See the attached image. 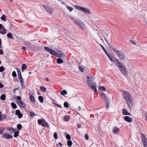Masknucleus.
I'll list each match as a JSON object with an SVG mask.
<instances>
[{
  "label": "nucleus",
  "instance_id": "7c9ffc66",
  "mask_svg": "<svg viewBox=\"0 0 147 147\" xmlns=\"http://www.w3.org/2000/svg\"><path fill=\"white\" fill-rule=\"evenodd\" d=\"M105 40L109 47L110 48H112V49H113L114 48H113L112 46H111V44L110 43V42H109L106 39H105Z\"/></svg>",
  "mask_w": 147,
  "mask_h": 147
},
{
  "label": "nucleus",
  "instance_id": "bf43d9fd",
  "mask_svg": "<svg viewBox=\"0 0 147 147\" xmlns=\"http://www.w3.org/2000/svg\"><path fill=\"white\" fill-rule=\"evenodd\" d=\"M58 145H59L60 147H62V144L60 142H59L58 143Z\"/></svg>",
  "mask_w": 147,
  "mask_h": 147
},
{
  "label": "nucleus",
  "instance_id": "412c9836",
  "mask_svg": "<svg viewBox=\"0 0 147 147\" xmlns=\"http://www.w3.org/2000/svg\"><path fill=\"white\" fill-rule=\"evenodd\" d=\"M27 68V65L24 64L22 65V71H24V70H26Z\"/></svg>",
  "mask_w": 147,
  "mask_h": 147
},
{
  "label": "nucleus",
  "instance_id": "0e129e2a",
  "mask_svg": "<svg viewBox=\"0 0 147 147\" xmlns=\"http://www.w3.org/2000/svg\"><path fill=\"white\" fill-rule=\"evenodd\" d=\"M21 83V86H22V87L24 88V82H23V83Z\"/></svg>",
  "mask_w": 147,
  "mask_h": 147
},
{
  "label": "nucleus",
  "instance_id": "6e6552de",
  "mask_svg": "<svg viewBox=\"0 0 147 147\" xmlns=\"http://www.w3.org/2000/svg\"><path fill=\"white\" fill-rule=\"evenodd\" d=\"M17 103L20 107L25 108L26 107V106L24 103L21 100H20V101H17Z\"/></svg>",
  "mask_w": 147,
  "mask_h": 147
},
{
  "label": "nucleus",
  "instance_id": "f704fd0d",
  "mask_svg": "<svg viewBox=\"0 0 147 147\" xmlns=\"http://www.w3.org/2000/svg\"><path fill=\"white\" fill-rule=\"evenodd\" d=\"M1 19L2 20L5 21H6V17L5 15H3L1 17Z\"/></svg>",
  "mask_w": 147,
  "mask_h": 147
},
{
  "label": "nucleus",
  "instance_id": "0eeeda50",
  "mask_svg": "<svg viewBox=\"0 0 147 147\" xmlns=\"http://www.w3.org/2000/svg\"><path fill=\"white\" fill-rule=\"evenodd\" d=\"M142 142L144 147H146L147 145V139L146 138L145 136L143 134H141Z\"/></svg>",
  "mask_w": 147,
  "mask_h": 147
},
{
  "label": "nucleus",
  "instance_id": "58836bf2",
  "mask_svg": "<svg viewBox=\"0 0 147 147\" xmlns=\"http://www.w3.org/2000/svg\"><path fill=\"white\" fill-rule=\"evenodd\" d=\"M7 129L11 133L16 131L15 129H14L11 128H8Z\"/></svg>",
  "mask_w": 147,
  "mask_h": 147
},
{
  "label": "nucleus",
  "instance_id": "aec40b11",
  "mask_svg": "<svg viewBox=\"0 0 147 147\" xmlns=\"http://www.w3.org/2000/svg\"><path fill=\"white\" fill-rule=\"evenodd\" d=\"M64 119L65 121H69L70 117L69 115H66L64 116Z\"/></svg>",
  "mask_w": 147,
  "mask_h": 147
},
{
  "label": "nucleus",
  "instance_id": "6ab92c4d",
  "mask_svg": "<svg viewBox=\"0 0 147 147\" xmlns=\"http://www.w3.org/2000/svg\"><path fill=\"white\" fill-rule=\"evenodd\" d=\"M90 78L89 77H88L87 81L88 82V84L90 86L94 85L92 83V81L90 80L89 79Z\"/></svg>",
  "mask_w": 147,
  "mask_h": 147
},
{
  "label": "nucleus",
  "instance_id": "e433bc0d",
  "mask_svg": "<svg viewBox=\"0 0 147 147\" xmlns=\"http://www.w3.org/2000/svg\"><path fill=\"white\" fill-rule=\"evenodd\" d=\"M17 128L18 129V130H20L21 129L22 125L21 124H18L17 125Z\"/></svg>",
  "mask_w": 147,
  "mask_h": 147
},
{
  "label": "nucleus",
  "instance_id": "3c124183",
  "mask_svg": "<svg viewBox=\"0 0 147 147\" xmlns=\"http://www.w3.org/2000/svg\"><path fill=\"white\" fill-rule=\"evenodd\" d=\"M42 120H41L40 119H39L38 120V123L39 125H42Z\"/></svg>",
  "mask_w": 147,
  "mask_h": 147
},
{
  "label": "nucleus",
  "instance_id": "c9c22d12",
  "mask_svg": "<svg viewBox=\"0 0 147 147\" xmlns=\"http://www.w3.org/2000/svg\"><path fill=\"white\" fill-rule=\"evenodd\" d=\"M19 131H16L14 132V137L15 138H16L17 136H18L19 135L18 134H19Z\"/></svg>",
  "mask_w": 147,
  "mask_h": 147
},
{
  "label": "nucleus",
  "instance_id": "f03ea898",
  "mask_svg": "<svg viewBox=\"0 0 147 147\" xmlns=\"http://www.w3.org/2000/svg\"><path fill=\"white\" fill-rule=\"evenodd\" d=\"M123 95L128 106L129 107H131L132 105L131 103V96L130 94L126 91H124L123 92Z\"/></svg>",
  "mask_w": 147,
  "mask_h": 147
},
{
  "label": "nucleus",
  "instance_id": "4be33fe9",
  "mask_svg": "<svg viewBox=\"0 0 147 147\" xmlns=\"http://www.w3.org/2000/svg\"><path fill=\"white\" fill-rule=\"evenodd\" d=\"M46 10L47 12L50 14H51L53 11L52 9L49 7H48Z\"/></svg>",
  "mask_w": 147,
  "mask_h": 147
},
{
  "label": "nucleus",
  "instance_id": "052dcab7",
  "mask_svg": "<svg viewBox=\"0 0 147 147\" xmlns=\"http://www.w3.org/2000/svg\"><path fill=\"white\" fill-rule=\"evenodd\" d=\"M3 54V51L2 50L0 49V54L2 55Z\"/></svg>",
  "mask_w": 147,
  "mask_h": 147
},
{
  "label": "nucleus",
  "instance_id": "f3484780",
  "mask_svg": "<svg viewBox=\"0 0 147 147\" xmlns=\"http://www.w3.org/2000/svg\"><path fill=\"white\" fill-rule=\"evenodd\" d=\"M6 32V29H5L3 27L0 30V33L4 34H5Z\"/></svg>",
  "mask_w": 147,
  "mask_h": 147
},
{
  "label": "nucleus",
  "instance_id": "a878e982",
  "mask_svg": "<svg viewBox=\"0 0 147 147\" xmlns=\"http://www.w3.org/2000/svg\"><path fill=\"white\" fill-rule=\"evenodd\" d=\"M6 98V96L5 94H2L0 96V99L2 100H5Z\"/></svg>",
  "mask_w": 147,
  "mask_h": 147
},
{
  "label": "nucleus",
  "instance_id": "c756f323",
  "mask_svg": "<svg viewBox=\"0 0 147 147\" xmlns=\"http://www.w3.org/2000/svg\"><path fill=\"white\" fill-rule=\"evenodd\" d=\"M75 7L76 9L79 10H82V8L83 7L80 6L78 5H75Z\"/></svg>",
  "mask_w": 147,
  "mask_h": 147
},
{
  "label": "nucleus",
  "instance_id": "79ce46f5",
  "mask_svg": "<svg viewBox=\"0 0 147 147\" xmlns=\"http://www.w3.org/2000/svg\"><path fill=\"white\" fill-rule=\"evenodd\" d=\"M21 113L20 111L19 110H17L16 111V113H15V115H18L19 114H20Z\"/></svg>",
  "mask_w": 147,
  "mask_h": 147
},
{
  "label": "nucleus",
  "instance_id": "864d4df0",
  "mask_svg": "<svg viewBox=\"0 0 147 147\" xmlns=\"http://www.w3.org/2000/svg\"><path fill=\"white\" fill-rule=\"evenodd\" d=\"M17 115L18 116V117L19 118H21L22 117V114L21 113Z\"/></svg>",
  "mask_w": 147,
  "mask_h": 147
},
{
  "label": "nucleus",
  "instance_id": "69168bd1",
  "mask_svg": "<svg viewBox=\"0 0 147 147\" xmlns=\"http://www.w3.org/2000/svg\"><path fill=\"white\" fill-rule=\"evenodd\" d=\"M42 6L46 9H47V8L48 7V6H46L44 5H42Z\"/></svg>",
  "mask_w": 147,
  "mask_h": 147
},
{
  "label": "nucleus",
  "instance_id": "c03bdc74",
  "mask_svg": "<svg viewBox=\"0 0 147 147\" xmlns=\"http://www.w3.org/2000/svg\"><path fill=\"white\" fill-rule=\"evenodd\" d=\"M30 117H32L33 116H36V115L34 113L31 112H30Z\"/></svg>",
  "mask_w": 147,
  "mask_h": 147
},
{
  "label": "nucleus",
  "instance_id": "7ed1b4c3",
  "mask_svg": "<svg viewBox=\"0 0 147 147\" xmlns=\"http://www.w3.org/2000/svg\"><path fill=\"white\" fill-rule=\"evenodd\" d=\"M113 62L117 64L118 67L123 74V75L124 76H127V74L125 70V67L123 66L122 64L117 59H116Z\"/></svg>",
  "mask_w": 147,
  "mask_h": 147
},
{
  "label": "nucleus",
  "instance_id": "f8f14e48",
  "mask_svg": "<svg viewBox=\"0 0 147 147\" xmlns=\"http://www.w3.org/2000/svg\"><path fill=\"white\" fill-rule=\"evenodd\" d=\"M3 137L6 139H11L12 138V136L10 135L7 134H4L3 136Z\"/></svg>",
  "mask_w": 147,
  "mask_h": 147
},
{
  "label": "nucleus",
  "instance_id": "ea45409f",
  "mask_svg": "<svg viewBox=\"0 0 147 147\" xmlns=\"http://www.w3.org/2000/svg\"><path fill=\"white\" fill-rule=\"evenodd\" d=\"M5 129L4 128H0V134H3L4 131V129Z\"/></svg>",
  "mask_w": 147,
  "mask_h": 147
},
{
  "label": "nucleus",
  "instance_id": "393cba45",
  "mask_svg": "<svg viewBox=\"0 0 147 147\" xmlns=\"http://www.w3.org/2000/svg\"><path fill=\"white\" fill-rule=\"evenodd\" d=\"M67 94V92L65 90H62L61 93L60 94L62 95H64Z\"/></svg>",
  "mask_w": 147,
  "mask_h": 147
},
{
  "label": "nucleus",
  "instance_id": "09e8293b",
  "mask_svg": "<svg viewBox=\"0 0 147 147\" xmlns=\"http://www.w3.org/2000/svg\"><path fill=\"white\" fill-rule=\"evenodd\" d=\"M12 76L13 77H16L17 75L15 71H13L12 73Z\"/></svg>",
  "mask_w": 147,
  "mask_h": 147
},
{
  "label": "nucleus",
  "instance_id": "603ef678",
  "mask_svg": "<svg viewBox=\"0 0 147 147\" xmlns=\"http://www.w3.org/2000/svg\"><path fill=\"white\" fill-rule=\"evenodd\" d=\"M18 78L19 79V80H20V83H22L24 82H23L24 80H23V79L22 78V77L19 78Z\"/></svg>",
  "mask_w": 147,
  "mask_h": 147
},
{
  "label": "nucleus",
  "instance_id": "e2e57ef3",
  "mask_svg": "<svg viewBox=\"0 0 147 147\" xmlns=\"http://www.w3.org/2000/svg\"><path fill=\"white\" fill-rule=\"evenodd\" d=\"M1 38H0V48H2V47L1 46Z\"/></svg>",
  "mask_w": 147,
  "mask_h": 147
},
{
  "label": "nucleus",
  "instance_id": "49530a36",
  "mask_svg": "<svg viewBox=\"0 0 147 147\" xmlns=\"http://www.w3.org/2000/svg\"><path fill=\"white\" fill-rule=\"evenodd\" d=\"M4 70V68L3 66L0 67V72H3Z\"/></svg>",
  "mask_w": 147,
  "mask_h": 147
},
{
  "label": "nucleus",
  "instance_id": "f257e3e1",
  "mask_svg": "<svg viewBox=\"0 0 147 147\" xmlns=\"http://www.w3.org/2000/svg\"><path fill=\"white\" fill-rule=\"evenodd\" d=\"M44 49L45 50L50 53L51 55L57 57H64L65 56V55L62 52L60 51V53L59 54L53 50L50 49L48 47H44Z\"/></svg>",
  "mask_w": 147,
  "mask_h": 147
},
{
  "label": "nucleus",
  "instance_id": "4d7b16f0",
  "mask_svg": "<svg viewBox=\"0 0 147 147\" xmlns=\"http://www.w3.org/2000/svg\"><path fill=\"white\" fill-rule=\"evenodd\" d=\"M17 99L18 100H20L21 99V97L20 96H18L17 97Z\"/></svg>",
  "mask_w": 147,
  "mask_h": 147
},
{
  "label": "nucleus",
  "instance_id": "338daca9",
  "mask_svg": "<svg viewBox=\"0 0 147 147\" xmlns=\"http://www.w3.org/2000/svg\"><path fill=\"white\" fill-rule=\"evenodd\" d=\"M22 49L25 50H26V47L24 46L22 47Z\"/></svg>",
  "mask_w": 147,
  "mask_h": 147
},
{
  "label": "nucleus",
  "instance_id": "a211bd4d",
  "mask_svg": "<svg viewBox=\"0 0 147 147\" xmlns=\"http://www.w3.org/2000/svg\"><path fill=\"white\" fill-rule=\"evenodd\" d=\"M6 117V114H1L0 115V121L3 120Z\"/></svg>",
  "mask_w": 147,
  "mask_h": 147
},
{
  "label": "nucleus",
  "instance_id": "6e6d98bb",
  "mask_svg": "<svg viewBox=\"0 0 147 147\" xmlns=\"http://www.w3.org/2000/svg\"><path fill=\"white\" fill-rule=\"evenodd\" d=\"M130 41L131 43H132L133 44L135 45H136V43L134 40H130Z\"/></svg>",
  "mask_w": 147,
  "mask_h": 147
},
{
  "label": "nucleus",
  "instance_id": "72a5a7b5",
  "mask_svg": "<svg viewBox=\"0 0 147 147\" xmlns=\"http://www.w3.org/2000/svg\"><path fill=\"white\" fill-rule=\"evenodd\" d=\"M40 89V90H41L42 91L44 92H45L46 90V88L43 86H41Z\"/></svg>",
  "mask_w": 147,
  "mask_h": 147
},
{
  "label": "nucleus",
  "instance_id": "5701e85b",
  "mask_svg": "<svg viewBox=\"0 0 147 147\" xmlns=\"http://www.w3.org/2000/svg\"><path fill=\"white\" fill-rule=\"evenodd\" d=\"M100 97L102 99H105L106 100H107V98L106 96L103 93L100 94Z\"/></svg>",
  "mask_w": 147,
  "mask_h": 147
},
{
  "label": "nucleus",
  "instance_id": "5fc2aeb1",
  "mask_svg": "<svg viewBox=\"0 0 147 147\" xmlns=\"http://www.w3.org/2000/svg\"><path fill=\"white\" fill-rule=\"evenodd\" d=\"M85 138L86 139V140H87L89 138V136L87 134H86L85 135Z\"/></svg>",
  "mask_w": 147,
  "mask_h": 147
},
{
  "label": "nucleus",
  "instance_id": "a18cd8bd",
  "mask_svg": "<svg viewBox=\"0 0 147 147\" xmlns=\"http://www.w3.org/2000/svg\"><path fill=\"white\" fill-rule=\"evenodd\" d=\"M79 69L80 71L82 72H83L84 71V69L83 68L82 66H80L79 67Z\"/></svg>",
  "mask_w": 147,
  "mask_h": 147
},
{
  "label": "nucleus",
  "instance_id": "774afa93",
  "mask_svg": "<svg viewBox=\"0 0 147 147\" xmlns=\"http://www.w3.org/2000/svg\"><path fill=\"white\" fill-rule=\"evenodd\" d=\"M55 106H57V107H59V108H61V107L60 105H59L58 104H55Z\"/></svg>",
  "mask_w": 147,
  "mask_h": 147
},
{
  "label": "nucleus",
  "instance_id": "ddd939ff",
  "mask_svg": "<svg viewBox=\"0 0 147 147\" xmlns=\"http://www.w3.org/2000/svg\"><path fill=\"white\" fill-rule=\"evenodd\" d=\"M119 130L118 127L115 126L114 127V129L113 130V132L115 134H117L119 131Z\"/></svg>",
  "mask_w": 147,
  "mask_h": 147
},
{
  "label": "nucleus",
  "instance_id": "39448f33",
  "mask_svg": "<svg viewBox=\"0 0 147 147\" xmlns=\"http://www.w3.org/2000/svg\"><path fill=\"white\" fill-rule=\"evenodd\" d=\"M113 50L115 52V53L119 58L123 59L125 58V56L124 53H121L119 51H117L115 49H113Z\"/></svg>",
  "mask_w": 147,
  "mask_h": 147
},
{
  "label": "nucleus",
  "instance_id": "cd10ccee",
  "mask_svg": "<svg viewBox=\"0 0 147 147\" xmlns=\"http://www.w3.org/2000/svg\"><path fill=\"white\" fill-rule=\"evenodd\" d=\"M39 100L41 103H42L43 102V98L42 96H39L38 97Z\"/></svg>",
  "mask_w": 147,
  "mask_h": 147
},
{
  "label": "nucleus",
  "instance_id": "20e7f679",
  "mask_svg": "<svg viewBox=\"0 0 147 147\" xmlns=\"http://www.w3.org/2000/svg\"><path fill=\"white\" fill-rule=\"evenodd\" d=\"M100 46L102 48V49H103L104 51L106 53V54L107 55V56L112 62H113L114 60H115L116 59L112 55H110L109 53H108L106 51V49H105L104 47L102 45H100Z\"/></svg>",
  "mask_w": 147,
  "mask_h": 147
},
{
  "label": "nucleus",
  "instance_id": "423d86ee",
  "mask_svg": "<svg viewBox=\"0 0 147 147\" xmlns=\"http://www.w3.org/2000/svg\"><path fill=\"white\" fill-rule=\"evenodd\" d=\"M74 23L76 24V25H78L80 26L81 29L82 30H84L85 28V25L82 23V22L80 21L75 20V21Z\"/></svg>",
  "mask_w": 147,
  "mask_h": 147
},
{
  "label": "nucleus",
  "instance_id": "de8ad7c7",
  "mask_svg": "<svg viewBox=\"0 0 147 147\" xmlns=\"http://www.w3.org/2000/svg\"><path fill=\"white\" fill-rule=\"evenodd\" d=\"M67 8L70 11H71L73 10L72 7L67 6Z\"/></svg>",
  "mask_w": 147,
  "mask_h": 147
},
{
  "label": "nucleus",
  "instance_id": "1a4fd4ad",
  "mask_svg": "<svg viewBox=\"0 0 147 147\" xmlns=\"http://www.w3.org/2000/svg\"><path fill=\"white\" fill-rule=\"evenodd\" d=\"M29 94L30 95V99L32 102H34L35 101V100L33 92H30Z\"/></svg>",
  "mask_w": 147,
  "mask_h": 147
},
{
  "label": "nucleus",
  "instance_id": "a19ab883",
  "mask_svg": "<svg viewBox=\"0 0 147 147\" xmlns=\"http://www.w3.org/2000/svg\"><path fill=\"white\" fill-rule=\"evenodd\" d=\"M66 138L69 140H70L71 138V136L69 134H67L66 135Z\"/></svg>",
  "mask_w": 147,
  "mask_h": 147
},
{
  "label": "nucleus",
  "instance_id": "473e14b6",
  "mask_svg": "<svg viewBox=\"0 0 147 147\" xmlns=\"http://www.w3.org/2000/svg\"><path fill=\"white\" fill-rule=\"evenodd\" d=\"M67 144L69 147H71L72 145V142L71 141L69 140L67 142Z\"/></svg>",
  "mask_w": 147,
  "mask_h": 147
},
{
  "label": "nucleus",
  "instance_id": "37998d69",
  "mask_svg": "<svg viewBox=\"0 0 147 147\" xmlns=\"http://www.w3.org/2000/svg\"><path fill=\"white\" fill-rule=\"evenodd\" d=\"M54 138L55 139H57L58 138V136L57 135V134L56 132H55L54 134Z\"/></svg>",
  "mask_w": 147,
  "mask_h": 147
},
{
  "label": "nucleus",
  "instance_id": "680f3d73",
  "mask_svg": "<svg viewBox=\"0 0 147 147\" xmlns=\"http://www.w3.org/2000/svg\"><path fill=\"white\" fill-rule=\"evenodd\" d=\"M4 87V86L3 85L2 83H0V88H3Z\"/></svg>",
  "mask_w": 147,
  "mask_h": 147
},
{
  "label": "nucleus",
  "instance_id": "4468645a",
  "mask_svg": "<svg viewBox=\"0 0 147 147\" xmlns=\"http://www.w3.org/2000/svg\"><path fill=\"white\" fill-rule=\"evenodd\" d=\"M122 112L123 115H131V114L129 113H128L127 111L125 109H123Z\"/></svg>",
  "mask_w": 147,
  "mask_h": 147
},
{
  "label": "nucleus",
  "instance_id": "8fccbe9b",
  "mask_svg": "<svg viewBox=\"0 0 147 147\" xmlns=\"http://www.w3.org/2000/svg\"><path fill=\"white\" fill-rule=\"evenodd\" d=\"M100 88L101 90H102L103 91H105L106 90L105 88L103 86H100Z\"/></svg>",
  "mask_w": 147,
  "mask_h": 147
},
{
  "label": "nucleus",
  "instance_id": "9b49d317",
  "mask_svg": "<svg viewBox=\"0 0 147 147\" xmlns=\"http://www.w3.org/2000/svg\"><path fill=\"white\" fill-rule=\"evenodd\" d=\"M124 119L126 121L128 122H131L133 121L132 119L128 116H125Z\"/></svg>",
  "mask_w": 147,
  "mask_h": 147
},
{
  "label": "nucleus",
  "instance_id": "2eb2a0df",
  "mask_svg": "<svg viewBox=\"0 0 147 147\" xmlns=\"http://www.w3.org/2000/svg\"><path fill=\"white\" fill-rule=\"evenodd\" d=\"M90 87L92 90L94 91L95 92H96L97 91L96 86L95 84H94Z\"/></svg>",
  "mask_w": 147,
  "mask_h": 147
},
{
  "label": "nucleus",
  "instance_id": "9d476101",
  "mask_svg": "<svg viewBox=\"0 0 147 147\" xmlns=\"http://www.w3.org/2000/svg\"><path fill=\"white\" fill-rule=\"evenodd\" d=\"M82 9V11H84L85 14L87 15L90 13V11L88 9L84 7H83Z\"/></svg>",
  "mask_w": 147,
  "mask_h": 147
},
{
  "label": "nucleus",
  "instance_id": "bb28decb",
  "mask_svg": "<svg viewBox=\"0 0 147 147\" xmlns=\"http://www.w3.org/2000/svg\"><path fill=\"white\" fill-rule=\"evenodd\" d=\"M7 36L9 38L12 39L13 38L12 34L10 32L9 33L7 34Z\"/></svg>",
  "mask_w": 147,
  "mask_h": 147
},
{
  "label": "nucleus",
  "instance_id": "c85d7f7f",
  "mask_svg": "<svg viewBox=\"0 0 147 147\" xmlns=\"http://www.w3.org/2000/svg\"><path fill=\"white\" fill-rule=\"evenodd\" d=\"M17 71L18 78L22 77V75L20 71L19 70V69L18 68H17Z\"/></svg>",
  "mask_w": 147,
  "mask_h": 147
},
{
  "label": "nucleus",
  "instance_id": "4c0bfd02",
  "mask_svg": "<svg viewBox=\"0 0 147 147\" xmlns=\"http://www.w3.org/2000/svg\"><path fill=\"white\" fill-rule=\"evenodd\" d=\"M64 106L66 108L69 107V104L67 102H65L64 104Z\"/></svg>",
  "mask_w": 147,
  "mask_h": 147
},
{
  "label": "nucleus",
  "instance_id": "b1692460",
  "mask_svg": "<svg viewBox=\"0 0 147 147\" xmlns=\"http://www.w3.org/2000/svg\"><path fill=\"white\" fill-rule=\"evenodd\" d=\"M57 62L58 64L63 63V62L62 59L60 58H58L57 59Z\"/></svg>",
  "mask_w": 147,
  "mask_h": 147
},
{
  "label": "nucleus",
  "instance_id": "2f4dec72",
  "mask_svg": "<svg viewBox=\"0 0 147 147\" xmlns=\"http://www.w3.org/2000/svg\"><path fill=\"white\" fill-rule=\"evenodd\" d=\"M11 106L12 108L14 109H15L17 108V106L14 103V102H12L11 103Z\"/></svg>",
  "mask_w": 147,
  "mask_h": 147
},
{
  "label": "nucleus",
  "instance_id": "13d9d810",
  "mask_svg": "<svg viewBox=\"0 0 147 147\" xmlns=\"http://www.w3.org/2000/svg\"><path fill=\"white\" fill-rule=\"evenodd\" d=\"M106 105H109V103L108 100H107H107H106Z\"/></svg>",
  "mask_w": 147,
  "mask_h": 147
},
{
  "label": "nucleus",
  "instance_id": "dca6fc26",
  "mask_svg": "<svg viewBox=\"0 0 147 147\" xmlns=\"http://www.w3.org/2000/svg\"><path fill=\"white\" fill-rule=\"evenodd\" d=\"M42 126L44 127H47L48 126V124L47 122L45 121V120L43 119H42Z\"/></svg>",
  "mask_w": 147,
  "mask_h": 147
}]
</instances>
